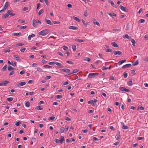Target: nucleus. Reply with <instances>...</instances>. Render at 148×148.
Listing matches in <instances>:
<instances>
[{
	"label": "nucleus",
	"instance_id": "f257e3e1",
	"mask_svg": "<svg viewBox=\"0 0 148 148\" xmlns=\"http://www.w3.org/2000/svg\"><path fill=\"white\" fill-rule=\"evenodd\" d=\"M49 32V30L48 29H45L40 32L38 34L40 35L44 36L47 34Z\"/></svg>",
	"mask_w": 148,
	"mask_h": 148
},
{
	"label": "nucleus",
	"instance_id": "f03ea898",
	"mask_svg": "<svg viewBox=\"0 0 148 148\" xmlns=\"http://www.w3.org/2000/svg\"><path fill=\"white\" fill-rule=\"evenodd\" d=\"M99 74L98 73H89L88 77L90 78H92L95 77V76L98 75Z\"/></svg>",
	"mask_w": 148,
	"mask_h": 148
},
{
	"label": "nucleus",
	"instance_id": "7ed1b4c3",
	"mask_svg": "<svg viewBox=\"0 0 148 148\" xmlns=\"http://www.w3.org/2000/svg\"><path fill=\"white\" fill-rule=\"evenodd\" d=\"M60 71H63L64 72H65L67 73H69V74L70 73V70L68 69H60Z\"/></svg>",
	"mask_w": 148,
	"mask_h": 148
},
{
	"label": "nucleus",
	"instance_id": "20e7f679",
	"mask_svg": "<svg viewBox=\"0 0 148 148\" xmlns=\"http://www.w3.org/2000/svg\"><path fill=\"white\" fill-rule=\"evenodd\" d=\"M9 82L8 81H5L3 82L0 83V86L7 85V84H9Z\"/></svg>",
	"mask_w": 148,
	"mask_h": 148
},
{
	"label": "nucleus",
	"instance_id": "39448f33",
	"mask_svg": "<svg viewBox=\"0 0 148 148\" xmlns=\"http://www.w3.org/2000/svg\"><path fill=\"white\" fill-rule=\"evenodd\" d=\"M119 89L121 91H124L126 92H129L130 91V90L129 89H126L124 87H120Z\"/></svg>",
	"mask_w": 148,
	"mask_h": 148
},
{
	"label": "nucleus",
	"instance_id": "423d86ee",
	"mask_svg": "<svg viewBox=\"0 0 148 148\" xmlns=\"http://www.w3.org/2000/svg\"><path fill=\"white\" fill-rule=\"evenodd\" d=\"M26 82H21L20 83H17L16 84L17 86L19 87L25 85L26 84Z\"/></svg>",
	"mask_w": 148,
	"mask_h": 148
},
{
	"label": "nucleus",
	"instance_id": "0eeeda50",
	"mask_svg": "<svg viewBox=\"0 0 148 148\" xmlns=\"http://www.w3.org/2000/svg\"><path fill=\"white\" fill-rule=\"evenodd\" d=\"M113 53L114 54V55H121V52L119 51H113Z\"/></svg>",
	"mask_w": 148,
	"mask_h": 148
},
{
	"label": "nucleus",
	"instance_id": "6e6552de",
	"mask_svg": "<svg viewBox=\"0 0 148 148\" xmlns=\"http://www.w3.org/2000/svg\"><path fill=\"white\" fill-rule=\"evenodd\" d=\"M8 14L9 15H11L12 16H13L15 15V13H12V11L11 10H9L7 12Z\"/></svg>",
	"mask_w": 148,
	"mask_h": 148
},
{
	"label": "nucleus",
	"instance_id": "1a4fd4ad",
	"mask_svg": "<svg viewBox=\"0 0 148 148\" xmlns=\"http://www.w3.org/2000/svg\"><path fill=\"white\" fill-rule=\"evenodd\" d=\"M13 57L14 59L16 60L17 61H20V58L17 55H14Z\"/></svg>",
	"mask_w": 148,
	"mask_h": 148
},
{
	"label": "nucleus",
	"instance_id": "9d476101",
	"mask_svg": "<svg viewBox=\"0 0 148 148\" xmlns=\"http://www.w3.org/2000/svg\"><path fill=\"white\" fill-rule=\"evenodd\" d=\"M33 26L34 27H36L37 26V21L34 19L33 20Z\"/></svg>",
	"mask_w": 148,
	"mask_h": 148
},
{
	"label": "nucleus",
	"instance_id": "9b49d317",
	"mask_svg": "<svg viewBox=\"0 0 148 148\" xmlns=\"http://www.w3.org/2000/svg\"><path fill=\"white\" fill-rule=\"evenodd\" d=\"M131 66V64H127L125 65H123L122 67V68L124 69L127 68H129Z\"/></svg>",
	"mask_w": 148,
	"mask_h": 148
},
{
	"label": "nucleus",
	"instance_id": "f8f14e48",
	"mask_svg": "<svg viewBox=\"0 0 148 148\" xmlns=\"http://www.w3.org/2000/svg\"><path fill=\"white\" fill-rule=\"evenodd\" d=\"M69 28L70 29H72L73 30H77L78 28L77 27L74 26H71L69 27Z\"/></svg>",
	"mask_w": 148,
	"mask_h": 148
},
{
	"label": "nucleus",
	"instance_id": "ddd939ff",
	"mask_svg": "<svg viewBox=\"0 0 148 148\" xmlns=\"http://www.w3.org/2000/svg\"><path fill=\"white\" fill-rule=\"evenodd\" d=\"M45 22L48 24H49V25H53V23H51V21L49 20H46V19H45Z\"/></svg>",
	"mask_w": 148,
	"mask_h": 148
},
{
	"label": "nucleus",
	"instance_id": "4468645a",
	"mask_svg": "<svg viewBox=\"0 0 148 148\" xmlns=\"http://www.w3.org/2000/svg\"><path fill=\"white\" fill-rule=\"evenodd\" d=\"M126 61V60H123L120 61L118 62L119 65V66L121 65L123 63L125 62Z\"/></svg>",
	"mask_w": 148,
	"mask_h": 148
},
{
	"label": "nucleus",
	"instance_id": "2eb2a0df",
	"mask_svg": "<svg viewBox=\"0 0 148 148\" xmlns=\"http://www.w3.org/2000/svg\"><path fill=\"white\" fill-rule=\"evenodd\" d=\"M120 8L123 11L126 12V8L121 5L119 6Z\"/></svg>",
	"mask_w": 148,
	"mask_h": 148
},
{
	"label": "nucleus",
	"instance_id": "dca6fc26",
	"mask_svg": "<svg viewBox=\"0 0 148 148\" xmlns=\"http://www.w3.org/2000/svg\"><path fill=\"white\" fill-rule=\"evenodd\" d=\"M57 66H59L60 68H63V65L60 63L59 62H55V64Z\"/></svg>",
	"mask_w": 148,
	"mask_h": 148
},
{
	"label": "nucleus",
	"instance_id": "f3484780",
	"mask_svg": "<svg viewBox=\"0 0 148 148\" xmlns=\"http://www.w3.org/2000/svg\"><path fill=\"white\" fill-rule=\"evenodd\" d=\"M118 133L119 134H117L115 136V138L117 140H119L120 137V131H119Z\"/></svg>",
	"mask_w": 148,
	"mask_h": 148
},
{
	"label": "nucleus",
	"instance_id": "a211bd4d",
	"mask_svg": "<svg viewBox=\"0 0 148 148\" xmlns=\"http://www.w3.org/2000/svg\"><path fill=\"white\" fill-rule=\"evenodd\" d=\"M111 68V66H110L109 67H106L105 66H103L102 68V69L104 71L105 70H106L108 69H110Z\"/></svg>",
	"mask_w": 148,
	"mask_h": 148
},
{
	"label": "nucleus",
	"instance_id": "6ab92c4d",
	"mask_svg": "<svg viewBox=\"0 0 148 148\" xmlns=\"http://www.w3.org/2000/svg\"><path fill=\"white\" fill-rule=\"evenodd\" d=\"M75 41H77L80 43L84 42V41L78 38H76L75 39Z\"/></svg>",
	"mask_w": 148,
	"mask_h": 148
},
{
	"label": "nucleus",
	"instance_id": "aec40b11",
	"mask_svg": "<svg viewBox=\"0 0 148 148\" xmlns=\"http://www.w3.org/2000/svg\"><path fill=\"white\" fill-rule=\"evenodd\" d=\"M25 106L27 107H29L30 106V104L29 102L28 101H25Z\"/></svg>",
	"mask_w": 148,
	"mask_h": 148
},
{
	"label": "nucleus",
	"instance_id": "412c9836",
	"mask_svg": "<svg viewBox=\"0 0 148 148\" xmlns=\"http://www.w3.org/2000/svg\"><path fill=\"white\" fill-rule=\"evenodd\" d=\"M8 6V2H6L4 6L3 10H5L6 9Z\"/></svg>",
	"mask_w": 148,
	"mask_h": 148
},
{
	"label": "nucleus",
	"instance_id": "4be33fe9",
	"mask_svg": "<svg viewBox=\"0 0 148 148\" xmlns=\"http://www.w3.org/2000/svg\"><path fill=\"white\" fill-rule=\"evenodd\" d=\"M35 36V35L34 34H32L31 35H29V36L28 37V39L29 40H30L31 39V37H34Z\"/></svg>",
	"mask_w": 148,
	"mask_h": 148
},
{
	"label": "nucleus",
	"instance_id": "5701e85b",
	"mask_svg": "<svg viewBox=\"0 0 148 148\" xmlns=\"http://www.w3.org/2000/svg\"><path fill=\"white\" fill-rule=\"evenodd\" d=\"M109 2L110 3L111 5L112 6H113V7H114L115 8H116V5L114 4V3L113 1H109Z\"/></svg>",
	"mask_w": 148,
	"mask_h": 148
},
{
	"label": "nucleus",
	"instance_id": "b1692460",
	"mask_svg": "<svg viewBox=\"0 0 148 148\" xmlns=\"http://www.w3.org/2000/svg\"><path fill=\"white\" fill-rule=\"evenodd\" d=\"M15 69L14 68H13L11 66H9L8 67V70L9 71H11V70H15Z\"/></svg>",
	"mask_w": 148,
	"mask_h": 148
},
{
	"label": "nucleus",
	"instance_id": "393cba45",
	"mask_svg": "<svg viewBox=\"0 0 148 148\" xmlns=\"http://www.w3.org/2000/svg\"><path fill=\"white\" fill-rule=\"evenodd\" d=\"M73 18H74L75 20L77 21L78 22H79L80 21V20L76 17L73 16Z\"/></svg>",
	"mask_w": 148,
	"mask_h": 148
},
{
	"label": "nucleus",
	"instance_id": "a878e982",
	"mask_svg": "<svg viewBox=\"0 0 148 148\" xmlns=\"http://www.w3.org/2000/svg\"><path fill=\"white\" fill-rule=\"evenodd\" d=\"M112 45L114 47H118L117 44L115 42H112Z\"/></svg>",
	"mask_w": 148,
	"mask_h": 148
},
{
	"label": "nucleus",
	"instance_id": "bb28decb",
	"mask_svg": "<svg viewBox=\"0 0 148 148\" xmlns=\"http://www.w3.org/2000/svg\"><path fill=\"white\" fill-rule=\"evenodd\" d=\"M65 130V128L63 127H61L60 129V132L61 133H63L64 131Z\"/></svg>",
	"mask_w": 148,
	"mask_h": 148
},
{
	"label": "nucleus",
	"instance_id": "cd10ccee",
	"mask_svg": "<svg viewBox=\"0 0 148 148\" xmlns=\"http://www.w3.org/2000/svg\"><path fill=\"white\" fill-rule=\"evenodd\" d=\"M131 42L132 43V45L133 46H135V44L136 43V41L135 40L133 39H132L131 40Z\"/></svg>",
	"mask_w": 148,
	"mask_h": 148
},
{
	"label": "nucleus",
	"instance_id": "c85d7f7f",
	"mask_svg": "<svg viewBox=\"0 0 148 148\" xmlns=\"http://www.w3.org/2000/svg\"><path fill=\"white\" fill-rule=\"evenodd\" d=\"M72 49L74 51H75L76 50V47L75 45H72Z\"/></svg>",
	"mask_w": 148,
	"mask_h": 148
},
{
	"label": "nucleus",
	"instance_id": "c756f323",
	"mask_svg": "<svg viewBox=\"0 0 148 148\" xmlns=\"http://www.w3.org/2000/svg\"><path fill=\"white\" fill-rule=\"evenodd\" d=\"M61 138L60 140V143L62 144L64 140V137L63 136H61Z\"/></svg>",
	"mask_w": 148,
	"mask_h": 148
},
{
	"label": "nucleus",
	"instance_id": "7c9ffc66",
	"mask_svg": "<svg viewBox=\"0 0 148 148\" xmlns=\"http://www.w3.org/2000/svg\"><path fill=\"white\" fill-rule=\"evenodd\" d=\"M21 34V33H13V35L14 36H16Z\"/></svg>",
	"mask_w": 148,
	"mask_h": 148
},
{
	"label": "nucleus",
	"instance_id": "2f4dec72",
	"mask_svg": "<svg viewBox=\"0 0 148 148\" xmlns=\"http://www.w3.org/2000/svg\"><path fill=\"white\" fill-rule=\"evenodd\" d=\"M14 99V98L13 97H9L7 99V100L8 101H12Z\"/></svg>",
	"mask_w": 148,
	"mask_h": 148
},
{
	"label": "nucleus",
	"instance_id": "473e14b6",
	"mask_svg": "<svg viewBox=\"0 0 148 148\" xmlns=\"http://www.w3.org/2000/svg\"><path fill=\"white\" fill-rule=\"evenodd\" d=\"M7 68V64H5L3 67L2 69L4 71H5Z\"/></svg>",
	"mask_w": 148,
	"mask_h": 148
},
{
	"label": "nucleus",
	"instance_id": "72a5a7b5",
	"mask_svg": "<svg viewBox=\"0 0 148 148\" xmlns=\"http://www.w3.org/2000/svg\"><path fill=\"white\" fill-rule=\"evenodd\" d=\"M43 67L45 68H51V66H49V65H45L43 66Z\"/></svg>",
	"mask_w": 148,
	"mask_h": 148
},
{
	"label": "nucleus",
	"instance_id": "f704fd0d",
	"mask_svg": "<svg viewBox=\"0 0 148 148\" xmlns=\"http://www.w3.org/2000/svg\"><path fill=\"white\" fill-rule=\"evenodd\" d=\"M78 71V70L77 69H75L73 70V72L70 73L69 74L71 75L74 73H76Z\"/></svg>",
	"mask_w": 148,
	"mask_h": 148
},
{
	"label": "nucleus",
	"instance_id": "c9c22d12",
	"mask_svg": "<svg viewBox=\"0 0 148 148\" xmlns=\"http://www.w3.org/2000/svg\"><path fill=\"white\" fill-rule=\"evenodd\" d=\"M43 12L44 11L43 9H42L40 10L38 12V15H40L41 14H42Z\"/></svg>",
	"mask_w": 148,
	"mask_h": 148
},
{
	"label": "nucleus",
	"instance_id": "e433bc0d",
	"mask_svg": "<svg viewBox=\"0 0 148 148\" xmlns=\"http://www.w3.org/2000/svg\"><path fill=\"white\" fill-rule=\"evenodd\" d=\"M112 51V49H108L106 50V52H111Z\"/></svg>",
	"mask_w": 148,
	"mask_h": 148
},
{
	"label": "nucleus",
	"instance_id": "4c0bfd02",
	"mask_svg": "<svg viewBox=\"0 0 148 148\" xmlns=\"http://www.w3.org/2000/svg\"><path fill=\"white\" fill-rule=\"evenodd\" d=\"M37 71H39L40 72H43V70L41 69L39 67H38L37 68Z\"/></svg>",
	"mask_w": 148,
	"mask_h": 148
},
{
	"label": "nucleus",
	"instance_id": "58836bf2",
	"mask_svg": "<svg viewBox=\"0 0 148 148\" xmlns=\"http://www.w3.org/2000/svg\"><path fill=\"white\" fill-rule=\"evenodd\" d=\"M24 44H23V43H17L16 45L17 47L21 46H22V45H24Z\"/></svg>",
	"mask_w": 148,
	"mask_h": 148
},
{
	"label": "nucleus",
	"instance_id": "ea45409f",
	"mask_svg": "<svg viewBox=\"0 0 148 148\" xmlns=\"http://www.w3.org/2000/svg\"><path fill=\"white\" fill-rule=\"evenodd\" d=\"M36 108L38 110H42V108H41L40 106H36Z\"/></svg>",
	"mask_w": 148,
	"mask_h": 148
},
{
	"label": "nucleus",
	"instance_id": "a19ab883",
	"mask_svg": "<svg viewBox=\"0 0 148 148\" xmlns=\"http://www.w3.org/2000/svg\"><path fill=\"white\" fill-rule=\"evenodd\" d=\"M84 60L86 61H87L88 62H90V58L88 57H86L84 59Z\"/></svg>",
	"mask_w": 148,
	"mask_h": 148
},
{
	"label": "nucleus",
	"instance_id": "79ce46f5",
	"mask_svg": "<svg viewBox=\"0 0 148 148\" xmlns=\"http://www.w3.org/2000/svg\"><path fill=\"white\" fill-rule=\"evenodd\" d=\"M123 37L124 38H127L128 39H129V35L127 34H125V36H123Z\"/></svg>",
	"mask_w": 148,
	"mask_h": 148
},
{
	"label": "nucleus",
	"instance_id": "37998d69",
	"mask_svg": "<svg viewBox=\"0 0 148 148\" xmlns=\"http://www.w3.org/2000/svg\"><path fill=\"white\" fill-rule=\"evenodd\" d=\"M82 21L84 26H85L86 27H87V24H86V23H85V21L83 19L82 20Z\"/></svg>",
	"mask_w": 148,
	"mask_h": 148
},
{
	"label": "nucleus",
	"instance_id": "c03bdc74",
	"mask_svg": "<svg viewBox=\"0 0 148 148\" xmlns=\"http://www.w3.org/2000/svg\"><path fill=\"white\" fill-rule=\"evenodd\" d=\"M113 31L115 32L120 31H121V29H113Z\"/></svg>",
	"mask_w": 148,
	"mask_h": 148
},
{
	"label": "nucleus",
	"instance_id": "a18cd8bd",
	"mask_svg": "<svg viewBox=\"0 0 148 148\" xmlns=\"http://www.w3.org/2000/svg\"><path fill=\"white\" fill-rule=\"evenodd\" d=\"M88 13L87 11L86 10L84 12V15L86 17L88 16Z\"/></svg>",
	"mask_w": 148,
	"mask_h": 148
},
{
	"label": "nucleus",
	"instance_id": "49530a36",
	"mask_svg": "<svg viewBox=\"0 0 148 148\" xmlns=\"http://www.w3.org/2000/svg\"><path fill=\"white\" fill-rule=\"evenodd\" d=\"M62 48L63 49H64V50H67L68 49V47L67 46L65 45L63 46L62 47Z\"/></svg>",
	"mask_w": 148,
	"mask_h": 148
},
{
	"label": "nucleus",
	"instance_id": "de8ad7c7",
	"mask_svg": "<svg viewBox=\"0 0 148 148\" xmlns=\"http://www.w3.org/2000/svg\"><path fill=\"white\" fill-rule=\"evenodd\" d=\"M63 83H62V85L63 86L66 85L68 84L69 82L67 81L63 82Z\"/></svg>",
	"mask_w": 148,
	"mask_h": 148
},
{
	"label": "nucleus",
	"instance_id": "09e8293b",
	"mask_svg": "<svg viewBox=\"0 0 148 148\" xmlns=\"http://www.w3.org/2000/svg\"><path fill=\"white\" fill-rule=\"evenodd\" d=\"M54 141L57 143H58L60 142V140L57 138L55 139Z\"/></svg>",
	"mask_w": 148,
	"mask_h": 148
},
{
	"label": "nucleus",
	"instance_id": "8fccbe9b",
	"mask_svg": "<svg viewBox=\"0 0 148 148\" xmlns=\"http://www.w3.org/2000/svg\"><path fill=\"white\" fill-rule=\"evenodd\" d=\"M138 64V60H136V62H134V63L133 64V66H135V65H137Z\"/></svg>",
	"mask_w": 148,
	"mask_h": 148
},
{
	"label": "nucleus",
	"instance_id": "3c124183",
	"mask_svg": "<svg viewBox=\"0 0 148 148\" xmlns=\"http://www.w3.org/2000/svg\"><path fill=\"white\" fill-rule=\"evenodd\" d=\"M56 98L57 99H59L62 98V96L61 95H58L56 96Z\"/></svg>",
	"mask_w": 148,
	"mask_h": 148
},
{
	"label": "nucleus",
	"instance_id": "603ef678",
	"mask_svg": "<svg viewBox=\"0 0 148 148\" xmlns=\"http://www.w3.org/2000/svg\"><path fill=\"white\" fill-rule=\"evenodd\" d=\"M128 128V127L123 125L122 127V128L123 129H127Z\"/></svg>",
	"mask_w": 148,
	"mask_h": 148
},
{
	"label": "nucleus",
	"instance_id": "864d4df0",
	"mask_svg": "<svg viewBox=\"0 0 148 148\" xmlns=\"http://www.w3.org/2000/svg\"><path fill=\"white\" fill-rule=\"evenodd\" d=\"M27 27V26L26 25L24 26H21L20 27V29H24L26 28Z\"/></svg>",
	"mask_w": 148,
	"mask_h": 148
},
{
	"label": "nucleus",
	"instance_id": "5fc2aeb1",
	"mask_svg": "<svg viewBox=\"0 0 148 148\" xmlns=\"http://www.w3.org/2000/svg\"><path fill=\"white\" fill-rule=\"evenodd\" d=\"M127 76V74L125 72H124L123 74V77L125 78H126Z\"/></svg>",
	"mask_w": 148,
	"mask_h": 148
},
{
	"label": "nucleus",
	"instance_id": "6e6d98bb",
	"mask_svg": "<svg viewBox=\"0 0 148 148\" xmlns=\"http://www.w3.org/2000/svg\"><path fill=\"white\" fill-rule=\"evenodd\" d=\"M21 123V122L20 121H18L15 124V125L16 126H18Z\"/></svg>",
	"mask_w": 148,
	"mask_h": 148
},
{
	"label": "nucleus",
	"instance_id": "4d7b16f0",
	"mask_svg": "<svg viewBox=\"0 0 148 148\" xmlns=\"http://www.w3.org/2000/svg\"><path fill=\"white\" fill-rule=\"evenodd\" d=\"M55 118L54 116H51L49 118V120H54Z\"/></svg>",
	"mask_w": 148,
	"mask_h": 148
},
{
	"label": "nucleus",
	"instance_id": "13d9d810",
	"mask_svg": "<svg viewBox=\"0 0 148 148\" xmlns=\"http://www.w3.org/2000/svg\"><path fill=\"white\" fill-rule=\"evenodd\" d=\"M53 23H54V24H59L60 23V22L59 21H53Z\"/></svg>",
	"mask_w": 148,
	"mask_h": 148
},
{
	"label": "nucleus",
	"instance_id": "bf43d9fd",
	"mask_svg": "<svg viewBox=\"0 0 148 148\" xmlns=\"http://www.w3.org/2000/svg\"><path fill=\"white\" fill-rule=\"evenodd\" d=\"M25 49L26 48H23L21 49L20 51L22 52H23Z\"/></svg>",
	"mask_w": 148,
	"mask_h": 148
},
{
	"label": "nucleus",
	"instance_id": "052dcab7",
	"mask_svg": "<svg viewBox=\"0 0 148 148\" xmlns=\"http://www.w3.org/2000/svg\"><path fill=\"white\" fill-rule=\"evenodd\" d=\"M66 62L67 63H68L71 64H74L73 62L71 61H67Z\"/></svg>",
	"mask_w": 148,
	"mask_h": 148
},
{
	"label": "nucleus",
	"instance_id": "680f3d73",
	"mask_svg": "<svg viewBox=\"0 0 148 148\" xmlns=\"http://www.w3.org/2000/svg\"><path fill=\"white\" fill-rule=\"evenodd\" d=\"M51 78V76H47L45 77V79L46 80H48L49 79Z\"/></svg>",
	"mask_w": 148,
	"mask_h": 148
},
{
	"label": "nucleus",
	"instance_id": "e2e57ef3",
	"mask_svg": "<svg viewBox=\"0 0 148 148\" xmlns=\"http://www.w3.org/2000/svg\"><path fill=\"white\" fill-rule=\"evenodd\" d=\"M8 16H9V15H8V13H7V14H4L3 16L4 17V18H5L7 17H8Z\"/></svg>",
	"mask_w": 148,
	"mask_h": 148
},
{
	"label": "nucleus",
	"instance_id": "0e129e2a",
	"mask_svg": "<svg viewBox=\"0 0 148 148\" xmlns=\"http://www.w3.org/2000/svg\"><path fill=\"white\" fill-rule=\"evenodd\" d=\"M11 65H12L14 66H16V62H14V63H13V62H12L11 64Z\"/></svg>",
	"mask_w": 148,
	"mask_h": 148
},
{
	"label": "nucleus",
	"instance_id": "69168bd1",
	"mask_svg": "<svg viewBox=\"0 0 148 148\" xmlns=\"http://www.w3.org/2000/svg\"><path fill=\"white\" fill-rule=\"evenodd\" d=\"M132 80H130L128 82V83L129 85H132Z\"/></svg>",
	"mask_w": 148,
	"mask_h": 148
},
{
	"label": "nucleus",
	"instance_id": "338daca9",
	"mask_svg": "<svg viewBox=\"0 0 148 148\" xmlns=\"http://www.w3.org/2000/svg\"><path fill=\"white\" fill-rule=\"evenodd\" d=\"M139 21H140V22L141 23H144L145 21V20L143 19H140L139 20Z\"/></svg>",
	"mask_w": 148,
	"mask_h": 148
},
{
	"label": "nucleus",
	"instance_id": "774afa93",
	"mask_svg": "<svg viewBox=\"0 0 148 148\" xmlns=\"http://www.w3.org/2000/svg\"><path fill=\"white\" fill-rule=\"evenodd\" d=\"M145 40H148V34H146L145 36Z\"/></svg>",
	"mask_w": 148,
	"mask_h": 148
}]
</instances>
